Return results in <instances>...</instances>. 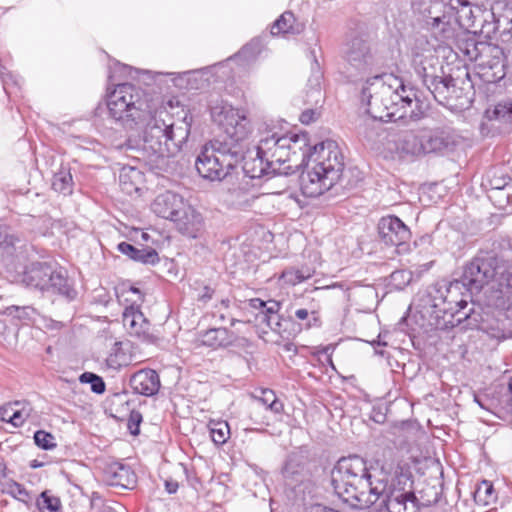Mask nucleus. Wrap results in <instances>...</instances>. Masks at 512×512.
Returning a JSON list of instances; mask_svg holds the SVG:
<instances>
[{
  "mask_svg": "<svg viewBox=\"0 0 512 512\" xmlns=\"http://www.w3.org/2000/svg\"><path fill=\"white\" fill-rule=\"evenodd\" d=\"M409 478L401 474L391 481L376 478L359 456L341 458L331 471V485L335 494L354 509L374 506L373 512H418V500L411 490L401 486Z\"/></svg>",
  "mask_w": 512,
  "mask_h": 512,
  "instance_id": "f257e3e1",
  "label": "nucleus"
},
{
  "mask_svg": "<svg viewBox=\"0 0 512 512\" xmlns=\"http://www.w3.org/2000/svg\"><path fill=\"white\" fill-rule=\"evenodd\" d=\"M495 276V268L482 258H475L464 267L461 281H439L427 289L423 316L429 325L438 330H447L460 324L464 317H457L467 302L460 298L462 286L471 292L480 291Z\"/></svg>",
  "mask_w": 512,
  "mask_h": 512,
  "instance_id": "f03ea898",
  "label": "nucleus"
},
{
  "mask_svg": "<svg viewBox=\"0 0 512 512\" xmlns=\"http://www.w3.org/2000/svg\"><path fill=\"white\" fill-rule=\"evenodd\" d=\"M296 135L303 137L306 145L301 149L291 150L292 159L299 156L301 163L307 160V164H311V167L300 175V189L304 196L315 198L340 181L344 169V156L334 140L312 143L306 130H300Z\"/></svg>",
  "mask_w": 512,
  "mask_h": 512,
  "instance_id": "7ed1b4c3",
  "label": "nucleus"
},
{
  "mask_svg": "<svg viewBox=\"0 0 512 512\" xmlns=\"http://www.w3.org/2000/svg\"><path fill=\"white\" fill-rule=\"evenodd\" d=\"M305 141L303 137H297L293 130H287L283 135L273 133L262 138L255 156L248 154L242 157L245 175L256 179L266 175H288L294 172V167L298 164H290L291 150L303 148L306 145Z\"/></svg>",
  "mask_w": 512,
  "mask_h": 512,
  "instance_id": "20e7f679",
  "label": "nucleus"
},
{
  "mask_svg": "<svg viewBox=\"0 0 512 512\" xmlns=\"http://www.w3.org/2000/svg\"><path fill=\"white\" fill-rule=\"evenodd\" d=\"M399 130L388 133L383 138V151L392 159H407L427 153L450 150L457 141L446 130Z\"/></svg>",
  "mask_w": 512,
  "mask_h": 512,
  "instance_id": "39448f33",
  "label": "nucleus"
},
{
  "mask_svg": "<svg viewBox=\"0 0 512 512\" xmlns=\"http://www.w3.org/2000/svg\"><path fill=\"white\" fill-rule=\"evenodd\" d=\"M150 101L145 93L131 83H118L107 94V108L111 118L123 125H141L148 121Z\"/></svg>",
  "mask_w": 512,
  "mask_h": 512,
  "instance_id": "423d86ee",
  "label": "nucleus"
},
{
  "mask_svg": "<svg viewBox=\"0 0 512 512\" xmlns=\"http://www.w3.org/2000/svg\"><path fill=\"white\" fill-rule=\"evenodd\" d=\"M361 88V102L367 106L365 112L374 120L380 122L388 121L391 113L385 115L377 114L381 108L388 109V101L393 95V89L401 87V79L393 74L374 72L373 76H366Z\"/></svg>",
  "mask_w": 512,
  "mask_h": 512,
  "instance_id": "0eeeda50",
  "label": "nucleus"
},
{
  "mask_svg": "<svg viewBox=\"0 0 512 512\" xmlns=\"http://www.w3.org/2000/svg\"><path fill=\"white\" fill-rule=\"evenodd\" d=\"M344 76L349 82H357L364 77L380 71L385 60L361 38H354L346 45L344 51Z\"/></svg>",
  "mask_w": 512,
  "mask_h": 512,
  "instance_id": "6e6552de",
  "label": "nucleus"
},
{
  "mask_svg": "<svg viewBox=\"0 0 512 512\" xmlns=\"http://www.w3.org/2000/svg\"><path fill=\"white\" fill-rule=\"evenodd\" d=\"M438 59L430 55L415 53L412 64L417 75L422 79L423 84L433 94L435 100L447 105L455 90V81L450 75H445L441 69V75L436 74L434 63Z\"/></svg>",
  "mask_w": 512,
  "mask_h": 512,
  "instance_id": "1a4fd4ad",
  "label": "nucleus"
},
{
  "mask_svg": "<svg viewBox=\"0 0 512 512\" xmlns=\"http://www.w3.org/2000/svg\"><path fill=\"white\" fill-rule=\"evenodd\" d=\"M23 282L31 288L73 299L76 291L70 286L66 273L46 263L32 265L23 276Z\"/></svg>",
  "mask_w": 512,
  "mask_h": 512,
  "instance_id": "9d476101",
  "label": "nucleus"
},
{
  "mask_svg": "<svg viewBox=\"0 0 512 512\" xmlns=\"http://www.w3.org/2000/svg\"><path fill=\"white\" fill-rule=\"evenodd\" d=\"M450 11H452V28L453 37L455 36L457 28L465 30L475 29L480 27L482 33L489 35L496 32L498 29L496 22H489L488 17L494 19V13L490 11H482V9L474 5L470 0H448Z\"/></svg>",
  "mask_w": 512,
  "mask_h": 512,
  "instance_id": "9b49d317",
  "label": "nucleus"
},
{
  "mask_svg": "<svg viewBox=\"0 0 512 512\" xmlns=\"http://www.w3.org/2000/svg\"><path fill=\"white\" fill-rule=\"evenodd\" d=\"M190 112L179 96L150 100L145 128H175L179 123L191 126Z\"/></svg>",
  "mask_w": 512,
  "mask_h": 512,
  "instance_id": "f8f14e48",
  "label": "nucleus"
},
{
  "mask_svg": "<svg viewBox=\"0 0 512 512\" xmlns=\"http://www.w3.org/2000/svg\"><path fill=\"white\" fill-rule=\"evenodd\" d=\"M125 294H132L136 299H131V304L126 306L122 315V322L127 332L142 342L155 344L158 342L159 337L156 335L151 327L149 321L144 317V314L139 308L137 302L142 301V294L139 289L135 287H129L126 290H122L121 294H118L119 302H128L129 299L124 297Z\"/></svg>",
  "mask_w": 512,
  "mask_h": 512,
  "instance_id": "ddd939ff",
  "label": "nucleus"
},
{
  "mask_svg": "<svg viewBox=\"0 0 512 512\" xmlns=\"http://www.w3.org/2000/svg\"><path fill=\"white\" fill-rule=\"evenodd\" d=\"M448 0H429L421 4L424 23L431 34L440 42L453 39L452 11Z\"/></svg>",
  "mask_w": 512,
  "mask_h": 512,
  "instance_id": "4468645a",
  "label": "nucleus"
},
{
  "mask_svg": "<svg viewBox=\"0 0 512 512\" xmlns=\"http://www.w3.org/2000/svg\"><path fill=\"white\" fill-rule=\"evenodd\" d=\"M234 158L218 153L206 143L195 161L198 174L209 181H222L235 168Z\"/></svg>",
  "mask_w": 512,
  "mask_h": 512,
  "instance_id": "2eb2a0df",
  "label": "nucleus"
},
{
  "mask_svg": "<svg viewBox=\"0 0 512 512\" xmlns=\"http://www.w3.org/2000/svg\"><path fill=\"white\" fill-rule=\"evenodd\" d=\"M156 135H148L144 130V141L161 157L176 155L186 143L190 130H156Z\"/></svg>",
  "mask_w": 512,
  "mask_h": 512,
  "instance_id": "dca6fc26",
  "label": "nucleus"
},
{
  "mask_svg": "<svg viewBox=\"0 0 512 512\" xmlns=\"http://www.w3.org/2000/svg\"><path fill=\"white\" fill-rule=\"evenodd\" d=\"M209 109L212 121L221 128H237L242 123L244 126L249 123L244 110L233 107L223 99H210Z\"/></svg>",
  "mask_w": 512,
  "mask_h": 512,
  "instance_id": "f3484780",
  "label": "nucleus"
},
{
  "mask_svg": "<svg viewBox=\"0 0 512 512\" xmlns=\"http://www.w3.org/2000/svg\"><path fill=\"white\" fill-rule=\"evenodd\" d=\"M246 137V130H219V133L208 143L218 153L233 157L234 163L237 164L242 157Z\"/></svg>",
  "mask_w": 512,
  "mask_h": 512,
  "instance_id": "a211bd4d",
  "label": "nucleus"
},
{
  "mask_svg": "<svg viewBox=\"0 0 512 512\" xmlns=\"http://www.w3.org/2000/svg\"><path fill=\"white\" fill-rule=\"evenodd\" d=\"M378 232L386 245L396 246L399 251L405 250V245L411 237L409 228L396 216L381 218L378 223Z\"/></svg>",
  "mask_w": 512,
  "mask_h": 512,
  "instance_id": "6ab92c4d",
  "label": "nucleus"
},
{
  "mask_svg": "<svg viewBox=\"0 0 512 512\" xmlns=\"http://www.w3.org/2000/svg\"><path fill=\"white\" fill-rule=\"evenodd\" d=\"M188 73L193 74L187 78L188 89H204L214 82H224L230 78V71H224V64L217 63L209 67L189 70Z\"/></svg>",
  "mask_w": 512,
  "mask_h": 512,
  "instance_id": "aec40b11",
  "label": "nucleus"
},
{
  "mask_svg": "<svg viewBox=\"0 0 512 512\" xmlns=\"http://www.w3.org/2000/svg\"><path fill=\"white\" fill-rule=\"evenodd\" d=\"M102 473L103 481L110 486L131 489L136 483V475L132 469L117 461L106 462Z\"/></svg>",
  "mask_w": 512,
  "mask_h": 512,
  "instance_id": "412c9836",
  "label": "nucleus"
},
{
  "mask_svg": "<svg viewBox=\"0 0 512 512\" xmlns=\"http://www.w3.org/2000/svg\"><path fill=\"white\" fill-rule=\"evenodd\" d=\"M178 231L191 238H196L203 228V217L192 205L185 203L172 219Z\"/></svg>",
  "mask_w": 512,
  "mask_h": 512,
  "instance_id": "4be33fe9",
  "label": "nucleus"
},
{
  "mask_svg": "<svg viewBox=\"0 0 512 512\" xmlns=\"http://www.w3.org/2000/svg\"><path fill=\"white\" fill-rule=\"evenodd\" d=\"M162 75L161 72L154 73L150 70H140L120 62H115L114 65L110 67L109 79L112 82L122 78L132 79L146 86H150L152 82L160 81Z\"/></svg>",
  "mask_w": 512,
  "mask_h": 512,
  "instance_id": "5701e85b",
  "label": "nucleus"
},
{
  "mask_svg": "<svg viewBox=\"0 0 512 512\" xmlns=\"http://www.w3.org/2000/svg\"><path fill=\"white\" fill-rule=\"evenodd\" d=\"M458 48L468 60L478 62L480 66L488 64V61L485 59L486 56L493 55L497 57L496 54L501 52L498 47L491 46L486 42H479L475 37H468L462 40Z\"/></svg>",
  "mask_w": 512,
  "mask_h": 512,
  "instance_id": "b1692460",
  "label": "nucleus"
},
{
  "mask_svg": "<svg viewBox=\"0 0 512 512\" xmlns=\"http://www.w3.org/2000/svg\"><path fill=\"white\" fill-rule=\"evenodd\" d=\"M185 203V199L179 194L165 191L154 199L151 209L157 216L172 221Z\"/></svg>",
  "mask_w": 512,
  "mask_h": 512,
  "instance_id": "393cba45",
  "label": "nucleus"
},
{
  "mask_svg": "<svg viewBox=\"0 0 512 512\" xmlns=\"http://www.w3.org/2000/svg\"><path fill=\"white\" fill-rule=\"evenodd\" d=\"M129 383L135 393L144 396H153L160 389L159 375L152 369L137 371L131 376Z\"/></svg>",
  "mask_w": 512,
  "mask_h": 512,
  "instance_id": "a878e982",
  "label": "nucleus"
},
{
  "mask_svg": "<svg viewBox=\"0 0 512 512\" xmlns=\"http://www.w3.org/2000/svg\"><path fill=\"white\" fill-rule=\"evenodd\" d=\"M252 306L261 309L258 318L274 332L280 333V316L278 314L280 303L275 300L263 301L259 298L251 300Z\"/></svg>",
  "mask_w": 512,
  "mask_h": 512,
  "instance_id": "bb28decb",
  "label": "nucleus"
},
{
  "mask_svg": "<svg viewBox=\"0 0 512 512\" xmlns=\"http://www.w3.org/2000/svg\"><path fill=\"white\" fill-rule=\"evenodd\" d=\"M262 48L263 43L260 38L252 39L249 43L244 45L238 53L221 62L224 64V71H230L231 77L232 69L229 66L232 62H238L243 66L248 65L257 59L262 51Z\"/></svg>",
  "mask_w": 512,
  "mask_h": 512,
  "instance_id": "cd10ccee",
  "label": "nucleus"
},
{
  "mask_svg": "<svg viewBox=\"0 0 512 512\" xmlns=\"http://www.w3.org/2000/svg\"><path fill=\"white\" fill-rule=\"evenodd\" d=\"M322 79L323 73L320 70L318 61L315 59L314 64L312 65L311 75L306 86L305 102L307 104L317 106L323 102L324 96L321 87Z\"/></svg>",
  "mask_w": 512,
  "mask_h": 512,
  "instance_id": "c85d7f7f",
  "label": "nucleus"
},
{
  "mask_svg": "<svg viewBox=\"0 0 512 512\" xmlns=\"http://www.w3.org/2000/svg\"><path fill=\"white\" fill-rule=\"evenodd\" d=\"M118 251L131 260L142 264H155L159 261L158 253L153 248H137L127 242L118 244Z\"/></svg>",
  "mask_w": 512,
  "mask_h": 512,
  "instance_id": "c756f323",
  "label": "nucleus"
},
{
  "mask_svg": "<svg viewBox=\"0 0 512 512\" xmlns=\"http://www.w3.org/2000/svg\"><path fill=\"white\" fill-rule=\"evenodd\" d=\"M510 177L502 175L496 176L488 180V184L485 185L488 188V197L497 205L500 209H504L508 205H512V195L507 194L506 200L500 199V194L504 190L510 181Z\"/></svg>",
  "mask_w": 512,
  "mask_h": 512,
  "instance_id": "7c9ffc66",
  "label": "nucleus"
},
{
  "mask_svg": "<svg viewBox=\"0 0 512 512\" xmlns=\"http://www.w3.org/2000/svg\"><path fill=\"white\" fill-rule=\"evenodd\" d=\"M203 345L218 348L230 345L233 342L232 333L226 328H211L200 335Z\"/></svg>",
  "mask_w": 512,
  "mask_h": 512,
  "instance_id": "2f4dec72",
  "label": "nucleus"
},
{
  "mask_svg": "<svg viewBox=\"0 0 512 512\" xmlns=\"http://www.w3.org/2000/svg\"><path fill=\"white\" fill-rule=\"evenodd\" d=\"M485 118L489 121H497L500 124L512 125V99L500 101L493 107L486 109Z\"/></svg>",
  "mask_w": 512,
  "mask_h": 512,
  "instance_id": "473e14b6",
  "label": "nucleus"
},
{
  "mask_svg": "<svg viewBox=\"0 0 512 512\" xmlns=\"http://www.w3.org/2000/svg\"><path fill=\"white\" fill-rule=\"evenodd\" d=\"M142 180L141 172L133 167H125L119 175V185L121 190L127 195H132L139 190V184Z\"/></svg>",
  "mask_w": 512,
  "mask_h": 512,
  "instance_id": "72a5a7b5",
  "label": "nucleus"
},
{
  "mask_svg": "<svg viewBox=\"0 0 512 512\" xmlns=\"http://www.w3.org/2000/svg\"><path fill=\"white\" fill-rule=\"evenodd\" d=\"M254 199L248 191L236 188L228 192L225 202L234 209L246 210L252 206Z\"/></svg>",
  "mask_w": 512,
  "mask_h": 512,
  "instance_id": "f704fd0d",
  "label": "nucleus"
},
{
  "mask_svg": "<svg viewBox=\"0 0 512 512\" xmlns=\"http://www.w3.org/2000/svg\"><path fill=\"white\" fill-rule=\"evenodd\" d=\"M52 189L63 195H69L73 191V179L68 168L62 167L53 176Z\"/></svg>",
  "mask_w": 512,
  "mask_h": 512,
  "instance_id": "c9c22d12",
  "label": "nucleus"
},
{
  "mask_svg": "<svg viewBox=\"0 0 512 512\" xmlns=\"http://www.w3.org/2000/svg\"><path fill=\"white\" fill-rule=\"evenodd\" d=\"M313 274L314 271L308 267H302L300 269L292 267L282 272L281 279H283L285 283L294 286L308 280Z\"/></svg>",
  "mask_w": 512,
  "mask_h": 512,
  "instance_id": "e433bc0d",
  "label": "nucleus"
},
{
  "mask_svg": "<svg viewBox=\"0 0 512 512\" xmlns=\"http://www.w3.org/2000/svg\"><path fill=\"white\" fill-rule=\"evenodd\" d=\"M416 99V93L412 88H407L401 80V87L393 89V95L390 96L388 107L391 105L402 104V107L411 106Z\"/></svg>",
  "mask_w": 512,
  "mask_h": 512,
  "instance_id": "4c0bfd02",
  "label": "nucleus"
},
{
  "mask_svg": "<svg viewBox=\"0 0 512 512\" xmlns=\"http://www.w3.org/2000/svg\"><path fill=\"white\" fill-rule=\"evenodd\" d=\"M20 405L19 402L9 403L0 408V418L4 422L11 423L15 427H20L24 421L25 417L23 413L16 407Z\"/></svg>",
  "mask_w": 512,
  "mask_h": 512,
  "instance_id": "58836bf2",
  "label": "nucleus"
},
{
  "mask_svg": "<svg viewBox=\"0 0 512 512\" xmlns=\"http://www.w3.org/2000/svg\"><path fill=\"white\" fill-rule=\"evenodd\" d=\"M295 22V17L292 12L285 11L278 19H276L271 26L270 33L272 35H279L284 33H289L293 29V24Z\"/></svg>",
  "mask_w": 512,
  "mask_h": 512,
  "instance_id": "ea45409f",
  "label": "nucleus"
},
{
  "mask_svg": "<svg viewBox=\"0 0 512 512\" xmlns=\"http://www.w3.org/2000/svg\"><path fill=\"white\" fill-rule=\"evenodd\" d=\"M36 505L40 512H58L61 508V501L46 490L40 494Z\"/></svg>",
  "mask_w": 512,
  "mask_h": 512,
  "instance_id": "a19ab883",
  "label": "nucleus"
},
{
  "mask_svg": "<svg viewBox=\"0 0 512 512\" xmlns=\"http://www.w3.org/2000/svg\"><path fill=\"white\" fill-rule=\"evenodd\" d=\"M474 498L478 503L489 505L495 501L494 487L491 482L482 481L474 492Z\"/></svg>",
  "mask_w": 512,
  "mask_h": 512,
  "instance_id": "79ce46f5",
  "label": "nucleus"
},
{
  "mask_svg": "<svg viewBox=\"0 0 512 512\" xmlns=\"http://www.w3.org/2000/svg\"><path fill=\"white\" fill-rule=\"evenodd\" d=\"M255 398L275 414H280L284 409L283 403L277 399L274 391L270 389H262L261 396H255Z\"/></svg>",
  "mask_w": 512,
  "mask_h": 512,
  "instance_id": "37998d69",
  "label": "nucleus"
},
{
  "mask_svg": "<svg viewBox=\"0 0 512 512\" xmlns=\"http://www.w3.org/2000/svg\"><path fill=\"white\" fill-rule=\"evenodd\" d=\"M230 429L227 422H213L210 426L212 441L217 445L224 444L229 437Z\"/></svg>",
  "mask_w": 512,
  "mask_h": 512,
  "instance_id": "c03bdc74",
  "label": "nucleus"
},
{
  "mask_svg": "<svg viewBox=\"0 0 512 512\" xmlns=\"http://www.w3.org/2000/svg\"><path fill=\"white\" fill-rule=\"evenodd\" d=\"M79 380L81 383H90L91 390L96 394H103L105 392V382L100 376L92 372H84L80 375Z\"/></svg>",
  "mask_w": 512,
  "mask_h": 512,
  "instance_id": "a18cd8bd",
  "label": "nucleus"
},
{
  "mask_svg": "<svg viewBox=\"0 0 512 512\" xmlns=\"http://www.w3.org/2000/svg\"><path fill=\"white\" fill-rule=\"evenodd\" d=\"M5 492L23 503H28L30 501L29 492L23 485L15 481L11 480L5 484Z\"/></svg>",
  "mask_w": 512,
  "mask_h": 512,
  "instance_id": "49530a36",
  "label": "nucleus"
},
{
  "mask_svg": "<svg viewBox=\"0 0 512 512\" xmlns=\"http://www.w3.org/2000/svg\"><path fill=\"white\" fill-rule=\"evenodd\" d=\"M295 317L301 321L307 320L306 328L319 327L321 325L319 313L315 310L309 311L305 308L297 309L295 311Z\"/></svg>",
  "mask_w": 512,
  "mask_h": 512,
  "instance_id": "de8ad7c7",
  "label": "nucleus"
},
{
  "mask_svg": "<svg viewBox=\"0 0 512 512\" xmlns=\"http://www.w3.org/2000/svg\"><path fill=\"white\" fill-rule=\"evenodd\" d=\"M412 280V273L406 270H397L390 275V285L397 290H402Z\"/></svg>",
  "mask_w": 512,
  "mask_h": 512,
  "instance_id": "09e8293b",
  "label": "nucleus"
},
{
  "mask_svg": "<svg viewBox=\"0 0 512 512\" xmlns=\"http://www.w3.org/2000/svg\"><path fill=\"white\" fill-rule=\"evenodd\" d=\"M35 444L45 450L52 449L56 446L55 437L43 430L36 431L34 434Z\"/></svg>",
  "mask_w": 512,
  "mask_h": 512,
  "instance_id": "8fccbe9b",
  "label": "nucleus"
},
{
  "mask_svg": "<svg viewBox=\"0 0 512 512\" xmlns=\"http://www.w3.org/2000/svg\"><path fill=\"white\" fill-rule=\"evenodd\" d=\"M0 77L3 83V89L5 90L7 95L12 93V86L20 87L21 78L17 75H14L10 71L3 69L0 71Z\"/></svg>",
  "mask_w": 512,
  "mask_h": 512,
  "instance_id": "3c124183",
  "label": "nucleus"
},
{
  "mask_svg": "<svg viewBox=\"0 0 512 512\" xmlns=\"http://www.w3.org/2000/svg\"><path fill=\"white\" fill-rule=\"evenodd\" d=\"M194 290L196 300L202 304H207L215 294V289L209 285H198L194 287Z\"/></svg>",
  "mask_w": 512,
  "mask_h": 512,
  "instance_id": "603ef678",
  "label": "nucleus"
},
{
  "mask_svg": "<svg viewBox=\"0 0 512 512\" xmlns=\"http://www.w3.org/2000/svg\"><path fill=\"white\" fill-rule=\"evenodd\" d=\"M162 77L160 78V81H162V78L166 76V74L162 73ZM167 76H171V81L173 85L179 89H188V81L187 78L190 76H193V74L188 73L187 71L181 72V73H167ZM156 81L155 83H157Z\"/></svg>",
  "mask_w": 512,
  "mask_h": 512,
  "instance_id": "864d4df0",
  "label": "nucleus"
},
{
  "mask_svg": "<svg viewBox=\"0 0 512 512\" xmlns=\"http://www.w3.org/2000/svg\"><path fill=\"white\" fill-rule=\"evenodd\" d=\"M10 315L20 319V320H28L34 314L35 310L30 306H11L7 308Z\"/></svg>",
  "mask_w": 512,
  "mask_h": 512,
  "instance_id": "5fc2aeb1",
  "label": "nucleus"
},
{
  "mask_svg": "<svg viewBox=\"0 0 512 512\" xmlns=\"http://www.w3.org/2000/svg\"><path fill=\"white\" fill-rule=\"evenodd\" d=\"M142 421V416L139 412H132L128 420V429L132 435L139 434V426Z\"/></svg>",
  "mask_w": 512,
  "mask_h": 512,
  "instance_id": "6e6d98bb",
  "label": "nucleus"
},
{
  "mask_svg": "<svg viewBox=\"0 0 512 512\" xmlns=\"http://www.w3.org/2000/svg\"><path fill=\"white\" fill-rule=\"evenodd\" d=\"M317 117L318 113L315 109H307L300 114L299 121L303 125H310L316 120Z\"/></svg>",
  "mask_w": 512,
  "mask_h": 512,
  "instance_id": "4d7b16f0",
  "label": "nucleus"
},
{
  "mask_svg": "<svg viewBox=\"0 0 512 512\" xmlns=\"http://www.w3.org/2000/svg\"><path fill=\"white\" fill-rule=\"evenodd\" d=\"M106 366L109 369L112 370H119L122 366V363L118 361V355L117 354H110L106 361Z\"/></svg>",
  "mask_w": 512,
  "mask_h": 512,
  "instance_id": "13d9d810",
  "label": "nucleus"
},
{
  "mask_svg": "<svg viewBox=\"0 0 512 512\" xmlns=\"http://www.w3.org/2000/svg\"><path fill=\"white\" fill-rule=\"evenodd\" d=\"M178 487H179L178 482L173 479H168L165 481V488L169 494L176 493V491L178 490Z\"/></svg>",
  "mask_w": 512,
  "mask_h": 512,
  "instance_id": "bf43d9fd",
  "label": "nucleus"
},
{
  "mask_svg": "<svg viewBox=\"0 0 512 512\" xmlns=\"http://www.w3.org/2000/svg\"><path fill=\"white\" fill-rule=\"evenodd\" d=\"M100 512H116L113 508L110 506H102L100 509Z\"/></svg>",
  "mask_w": 512,
  "mask_h": 512,
  "instance_id": "052dcab7",
  "label": "nucleus"
},
{
  "mask_svg": "<svg viewBox=\"0 0 512 512\" xmlns=\"http://www.w3.org/2000/svg\"><path fill=\"white\" fill-rule=\"evenodd\" d=\"M474 401L481 407V408H486L484 403L481 401V399L478 397V396H474Z\"/></svg>",
  "mask_w": 512,
  "mask_h": 512,
  "instance_id": "680f3d73",
  "label": "nucleus"
},
{
  "mask_svg": "<svg viewBox=\"0 0 512 512\" xmlns=\"http://www.w3.org/2000/svg\"><path fill=\"white\" fill-rule=\"evenodd\" d=\"M283 474H284L285 476H287V475L289 474L288 464H286V465L284 466V468H283Z\"/></svg>",
  "mask_w": 512,
  "mask_h": 512,
  "instance_id": "e2e57ef3",
  "label": "nucleus"
},
{
  "mask_svg": "<svg viewBox=\"0 0 512 512\" xmlns=\"http://www.w3.org/2000/svg\"><path fill=\"white\" fill-rule=\"evenodd\" d=\"M507 194L508 193H505L504 190H502V194H500V199H503L505 201L506 197H507Z\"/></svg>",
  "mask_w": 512,
  "mask_h": 512,
  "instance_id": "0e129e2a",
  "label": "nucleus"
},
{
  "mask_svg": "<svg viewBox=\"0 0 512 512\" xmlns=\"http://www.w3.org/2000/svg\"><path fill=\"white\" fill-rule=\"evenodd\" d=\"M221 303H222L224 306H226V307H227V306H228L229 301H228V300H224V299H223V300H221Z\"/></svg>",
  "mask_w": 512,
  "mask_h": 512,
  "instance_id": "69168bd1",
  "label": "nucleus"
}]
</instances>
